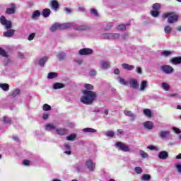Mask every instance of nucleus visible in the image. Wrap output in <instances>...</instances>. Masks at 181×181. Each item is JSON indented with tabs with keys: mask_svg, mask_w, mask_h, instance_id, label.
Instances as JSON below:
<instances>
[{
	"mask_svg": "<svg viewBox=\"0 0 181 181\" xmlns=\"http://www.w3.org/2000/svg\"><path fill=\"white\" fill-rule=\"evenodd\" d=\"M83 95L81 98V102L86 105H91L97 100V93L92 90H83Z\"/></svg>",
	"mask_w": 181,
	"mask_h": 181,
	"instance_id": "nucleus-1",
	"label": "nucleus"
},
{
	"mask_svg": "<svg viewBox=\"0 0 181 181\" xmlns=\"http://www.w3.org/2000/svg\"><path fill=\"white\" fill-rule=\"evenodd\" d=\"M163 19H168V23H176L179 21V15L176 12L170 11L162 15Z\"/></svg>",
	"mask_w": 181,
	"mask_h": 181,
	"instance_id": "nucleus-2",
	"label": "nucleus"
},
{
	"mask_svg": "<svg viewBox=\"0 0 181 181\" xmlns=\"http://www.w3.org/2000/svg\"><path fill=\"white\" fill-rule=\"evenodd\" d=\"M0 23L5 26L6 29H11L12 28V22L11 21H8L4 16H0Z\"/></svg>",
	"mask_w": 181,
	"mask_h": 181,
	"instance_id": "nucleus-3",
	"label": "nucleus"
},
{
	"mask_svg": "<svg viewBox=\"0 0 181 181\" xmlns=\"http://www.w3.org/2000/svg\"><path fill=\"white\" fill-rule=\"evenodd\" d=\"M116 148H118L119 151H122V152L131 151V148H129V146L125 145L122 142H117Z\"/></svg>",
	"mask_w": 181,
	"mask_h": 181,
	"instance_id": "nucleus-4",
	"label": "nucleus"
},
{
	"mask_svg": "<svg viewBox=\"0 0 181 181\" xmlns=\"http://www.w3.org/2000/svg\"><path fill=\"white\" fill-rule=\"evenodd\" d=\"M160 70L165 74H172L175 71L173 66L170 65H163L160 66Z\"/></svg>",
	"mask_w": 181,
	"mask_h": 181,
	"instance_id": "nucleus-5",
	"label": "nucleus"
},
{
	"mask_svg": "<svg viewBox=\"0 0 181 181\" xmlns=\"http://www.w3.org/2000/svg\"><path fill=\"white\" fill-rule=\"evenodd\" d=\"M93 53L94 51L91 48H83L78 51V54H80V56H88L90 54H93Z\"/></svg>",
	"mask_w": 181,
	"mask_h": 181,
	"instance_id": "nucleus-6",
	"label": "nucleus"
},
{
	"mask_svg": "<svg viewBox=\"0 0 181 181\" xmlns=\"http://www.w3.org/2000/svg\"><path fill=\"white\" fill-rule=\"evenodd\" d=\"M11 8H7L6 10V13L7 15H13L16 12V5L15 4H11Z\"/></svg>",
	"mask_w": 181,
	"mask_h": 181,
	"instance_id": "nucleus-7",
	"label": "nucleus"
},
{
	"mask_svg": "<svg viewBox=\"0 0 181 181\" xmlns=\"http://www.w3.org/2000/svg\"><path fill=\"white\" fill-rule=\"evenodd\" d=\"M86 166L90 172H94V170L95 169V163L93 162V160H86Z\"/></svg>",
	"mask_w": 181,
	"mask_h": 181,
	"instance_id": "nucleus-8",
	"label": "nucleus"
},
{
	"mask_svg": "<svg viewBox=\"0 0 181 181\" xmlns=\"http://www.w3.org/2000/svg\"><path fill=\"white\" fill-rule=\"evenodd\" d=\"M73 25H76L75 23H66L63 24H59V30H64L66 29H70L73 26Z\"/></svg>",
	"mask_w": 181,
	"mask_h": 181,
	"instance_id": "nucleus-9",
	"label": "nucleus"
},
{
	"mask_svg": "<svg viewBox=\"0 0 181 181\" xmlns=\"http://www.w3.org/2000/svg\"><path fill=\"white\" fill-rule=\"evenodd\" d=\"M51 8L52 9L55 11V12H57L59 8H60V4H59V1H57V0H51Z\"/></svg>",
	"mask_w": 181,
	"mask_h": 181,
	"instance_id": "nucleus-10",
	"label": "nucleus"
},
{
	"mask_svg": "<svg viewBox=\"0 0 181 181\" xmlns=\"http://www.w3.org/2000/svg\"><path fill=\"white\" fill-rule=\"evenodd\" d=\"M158 158L159 159H163V160L168 159V158H169V153L166 151H160L158 153Z\"/></svg>",
	"mask_w": 181,
	"mask_h": 181,
	"instance_id": "nucleus-11",
	"label": "nucleus"
},
{
	"mask_svg": "<svg viewBox=\"0 0 181 181\" xmlns=\"http://www.w3.org/2000/svg\"><path fill=\"white\" fill-rule=\"evenodd\" d=\"M56 132L58 135H67L69 134V131L65 128L56 129Z\"/></svg>",
	"mask_w": 181,
	"mask_h": 181,
	"instance_id": "nucleus-12",
	"label": "nucleus"
},
{
	"mask_svg": "<svg viewBox=\"0 0 181 181\" xmlns=\"http://www.w3.org/2000/svg\"><path fill=\"white\" fill-rule=\"evenodd\" d=\"M171 64H181V57H174L170 59Z\"/></svg>",
	"mask_w": 181,
	"mask_h": 181,
	"instance_id": "nucleus-13",
	"label": "nucleus"
},
{
	"mask_svg": "<svg viewBox=\"0 0 181 181\" xmlns=\"http://www.w3.org/2000/svg\"><path fill=\"white\" fill-rule=\"evenodd\" d=\"M3 35L5 37H12V36L15 35V30H8L7 31L4 32Z\"/></svg>",
	"mask_w": 181,
	"mask_h": 181,
	"instance_id": "nucleus-14",
	"label": "nucleus"
},
{
	"mask_svg": "<svg viewBox=\"0 0 181 181\" xmlns=\"http://www.w3.org/2000/svg\"><path fill=\"white\" fill-rule=\"evenodd\" d=\"M47 60H49V58H47V57H42L41 59H40V60L38 62L39 66H40L41 67H44L45 64H46V62H47Z\"/></svg>",
	"mask_w": 181,
	"mask_h": 181,
	"instance_id": "nucleus-15",
	"label": "nucleus"
},
{
	"mask_svg": "<svg viewBox=\"0 0 181 181\" xmlns=\"http://www.w3.org/2000/svg\"><path fill=\"white\" fill-rule=\"evenodd\" d=\"M144 127L146 128V129H153V123L151 121H146L144 122Z\"/></svg>",
	"mask_w": 181,
	"mask_h": 181,
	"instance_id": "nucleus-16",
	"label": "nucleus"
},
{
	"mask_svg": "<svg viewBox=\"0 0 181 181\" xmlns=\"http://www.w3.org/2000/svg\"><path fill=\"white\" fill-rule=\"evenodd\" d=\"M122 66L124 70H129V71H131V70H134V69H135V66L129 65L128 64H122Z\"/></svg>",
	"mask_w": 181,
	"mask_h": 181,
	"instance_id": "nucleus-17",
	"label": "nucleus"
},
{
	"mask_svg": "<svg viewBox=\"0 0 181 181\" xmlns=\"http://www.w3.org/2000/svg\"><path fill=\"white\" fill-rule=\"evenodd\" d=\"M74 30H88L90 29V27L88 25H81V26H76L74 28Z\"/></svg>",
	"mask_w": 181,
	"mask_h": 181,
	"instance_id": "nucleus-18",
	"label": "nucleus"
},
{
	"mask_svg": "<svg viewBox=\"0 0 181 181\" xmlns=\"http://www.w3.org/2000/svg\"><path fill=\"white\" fill-rule=\"evenodd\" d=\"M138 81H136V79L132 80V81L130 82V87L134 90H136V88H138Z\"/></svg>",
	"mask_w": 181,
	"mask_h": 181,
	"instance_id": "nucleus-19",
	"label": "nucleus"
},
{
	"mask_svg": "<svg viewBox=\"0 0 181 181\" xmlns=\"http://www.w3.org/2000/svg\"><path fill=\"white\" fill-rule=\"evenodd\" d=\"M54 90H59L60 88H64V84L62 83H55L53 85Z\"/></svg>",
	"mask_w": 181,
	"mask_h": 181,
	"instance_id": "nucleus-20",
	"label": "nucleus"
},
{
	"mask_svg": "<svg viewBox=\"0 0 181 181\" xmlns=\"http://www.w3.org/2000/svg\"><path fill=\"white\" fill-rule=\"evenodd\" d=\"M100 66L104 70H107L110 67V63L107 61H101Z\"/></svg>",
	"mask_w": 181,
	"mask_h": 181,
	"instance_id": "nucleus-21",
	"label": "nucleus"
},
{
	"mask_svg": "<svg viewBox=\"0 0 181 181\" xmlns=\"http://www.w3.org/2000/svg\"><path fill=\"white\" fill-rule=\"evenodd\" d=\"M21 94V90L19 89H15L11 93H10V96L11 98H15L16 95H19Z\"/></svg>",
	"mask_w": 181,
	"mask_h": 181,
	"instance_id": "nucleus-22",
	"label": "nucleus"
},
{
	"mask_svg": "<svg viewBox=\"0 0 181 181\" xmlns=\"http://www.w3.org/2000/svg\"><path fill=\"white\" fill-rule=\"evenodd\" d=\"M42 15L44 18H49L50 16V9L45 8L42 11Z\"/></svg>",
	"mask_w": 181,
	"mask_h": 181,
	"instance_id": "nucleus-23",
	"label": "nucleus"
},
{
	"mask_svg": "<svg viewBox=\"0 0 181 181\" xmlns=\"http://www.w3.org/2000/svg\"><path fill=\"white\" fill-rule=\"evenodd\" d=\"M143 112L148 118H151V117H152V111L150 109H144Z\"/></svg>",
	"mask_w": 181,
	"mask_h": 181,
	"instance_id": "nucleus-24",
	"label": "nucleus"
},
{
	"mask_svg": "<svg viewBox=\"0 0 181 181\" xmlns=\"http://www.w3.org/2000/svg\"><path fill=\"white\" fill-rule=\"evenodd\" d=\"M147 86H148V81H142L140 83V90L141 91H144V90L146 88Z\"/></svg>",
	"mask_w": 181,
	"mask_h": 181,
	"instance_id": "nucleus-25",
	"label": "nucleus"
},
{
	"mask_svg": "<svg viewBox=\"0 0 181 181\" xmlns=\"http://www.w3.org/2000/svg\"><path fill=\"white\" fill-rule=\"evenodd\" d=\"M0 88L4 91H8L9 90V84L8 83H0Z\"/></svg>",
	"mask_w": 181,
	"mask_h": 181,
	"instance_id": "nucleus-26",
	"label": "nucleus"
},
{
	"mask_svg": "<svg viewBox=\"0 0 181 181\" xmlns=\"http://www.w3.org/2000/svg\"><path fill=\"white\" fill-rule=\"evenodd\" d=\"M0 56H1V57L6 58L9 57V55H8V52H6V51H5V49H4L2 47H0Z\"/></svg>",
	"mask_w": 181,
	"mask_h": 181,
	"instance_id": "nucleus-27",
	"label": "nucleus"
},
{
	"mask_svg": "<svg viewBox=\"0 0 181 181\" xmlns=\"http://www.w3.org/2000/svg\"><path fill=\"white\" fill-rule=\"evenodd\" d=\"M65 57H66V53L64 52H60L57 56V59H58V60L59 61L64 60Z\"/></svg>",
	"mask_w": 181,
	"mask_h": 181,
	"instance_id": "nucleus-28",
	"label": "nucleus"
},
{
	"mask_svg": "<svg viewBox=\"0 0 181 181\" xmlns=\"http://www.w3.org/2000/svg\"><path fill=\"white\" fill-rule=\"evenodd\" d=\"M58 29H60L59 23H54L51 28V32H56Z\"/></svg>",
	"mask_w": 181,
	"mask_h": 181,
	"instance_id": "nucleus-29",
	"label": "nucleus"
},
{
	"mask_svg": "<svg viewBox=\"0 0 181 181\" xmlns=\"http://www.w3.org/2000/svg\"><path fill=\"white\" fill-rule=\"evenodd\" d=\"M124 114L127 117H130V118H135V115H134V113H132V111H129V110H124Z\"/></svg>",
	"mask_w": 181,
	"mask_h": 181,
	"instance_id": "nucleus-30",
	"label": "nucleus"
},
{
	"mask_svg": "<svg viewBox=\"0 0 181 181\" xmlns=\"http://www.w3.org/2000/svg\"><path fill=\"white\" fill-rule=\"evenodd\" d=\"M171 51L163 50L161 52V56H164V57H169V56H171Z\"/></svg>",
	"mask_w": 181,
	"mask_h": 181,
	"instance_id": "nucleus-31",
	"label": "nucleus"
},
{
	"mask_svg": "<svg viewBox=\"0 0 181 181\" xmlns=\"http://www.w3.org/2000/svg\"><path fill=\"white\" fill-rule=\"evenodd\" d=\"M152 8H153V11H159L160 10V8H161L160 4L156 3L153 5Z\"/></svg>",
	"mask_w": 181,
	"mask_h": 181,
	"instance_id": "nucleus-32",
	"label": "nucleus"
},
{
	"mask_svg": "<svg viewBox=\"0 0 181 181\" xmlns=\"http://www.w3.org/2000/svg\"><path fill=\"white\" fill-rule=\"evenodd\" d=\"M56 77H57V73L56 72H49L47 76V78L49 79L56 78Z\"/></svg>",
	"mask_w": 181,
	"mask_h": 181,
	"instance_id": "nucleus-33",
	"label": "nucleus"
},
{
	"mask_svg": "<svg viewBox=\"0 0 181 181\" xmlns=\"http://www.w3.org/2000/svg\"><path fill=\"white\" fill-rule=\"evenodd\" d=\"M83 132H90L92 134H94L95 132H97V130H95V129L93 128H85L83 129Z\"/></svg>",
	"mask_w": 181,
	"mask_h": 181,
	"instance_id": "nucleus-34",
	"label": "nucleus"
},
{
	"mask_svg": "<svg viewBox=\"0 0 181 181\" xmlns=\"http://www.w3.org/2000/svg\"><path fill=\"white\" fill-rule=\"evenodd\" d=\"M142 181L151 180V175L145 174L141 177Z\"/></svg>",
	"mask_w": 181,
	"mask_h": 181,
	"instance_id": "nucleus-35",
	"label": "nucleus"
},
{
	"mask_svg": "<svg viewBox=\"0 0 181 181\" xmlns=\"http://www.w3.org/2000/svg\"><path fill=\"white\" fill-rule=\"evenodd\" d=\"M164 31H165V33H172V27L170 25H166L165 28H164Z\"/></svg>",
	"mask_w": 181,
	"mask_h": 181,
	"instance_id": "nucleus-36",
	"label": "nucleus"
},
{
	"mask_svg": "<svg viewBox=\"0 0 181 181\" xmlns=\"http://www.w3.org/2000/svg\"><path fill=\"white\" fill-rule=\"evenodd\" d=\"M42 110H43V111H50L52 110V106L45 103L42 106Z\"/></svg>",
	"mask_w": 181,
	"mask_h": 181,
	"instance_id": "nucleus-37",
	"label": "nucleus"
},
{
	"mask_svg": "<svg viewBox=\"0 0 181 181\" xmlns=\"http://www.w3.org/2000/svg\"><path fill=\"white\" fill-rule=\"evenodd\" d=\"M84 87L87 90V91H91V90H94V86L89 83L85 84Z\"/></svg>",
	"mask_w": 181,
	"mask_h": 181,
	"instance_id": "nucleus-38",
	"label": "nucleus"
},
{
	"mask_svg": "<svg viewBox=\"0 0 181 181\" xmlns=\"http://www.w3.org/2000/svg\"><path fill=\"white\" fill-rule=\"evenodd\" d=\"M150 13L153 18H158V16H159V11L157 10L151 11Z\"/></svg>",
	"mask_w": 181,
	"mask_h": 181,
	"instance_id": "nucleus-39",
	"label": "nucleus"
},
{
	"mask_svg": "<svg viewBox=\"0 0 181 181\" xmlns=\"http://www.w3.org/2000/svg\"><path fill=\"white\" fill-rule=\"evenodd\" d=\"M117 30H127V26L124 24H119L117 27Z\"/></svg>",
	"mask_w": 181,
	"mask_h": 181,
	"instance_id": "nucleus-40",
	"label": "nucleus"
},
{
	"mask_svg": "<svg viewBox=\"0 0 181 181\" xmlns=\"http://www.w3.org/2000/svg\"><path fill=\"white\" fill-rule=\"evenodd\" d=\"M161 87L165 90V91H169V89L170 88V87L169 86V84L166 83H163L161 84Z\"/></svg>",
	"mask_w": 181,
	"mask_h": 181,
	"instance_id": "nucleus-41",
	"label": "nucleus"
},
{
	"mask_svg": "<svg viewBox=\"0 0 181 181\" xmlns=\"http://www.w3.org/2000/svg\"><path fill=\"white\" fill-rule=\"evenodd\" d=\"M170 132H161L160 133V138H162V139L166 138V136H168V135H169Z\"/></svg>",
	"mask_w": 181,
	"mask_h": 181,
	"instance_id": "nucleus-42",
	"label": "nucleus"
},
{
	"mask_svg": "<svg viewBox=\"0 0 181 181\" xmlns=\"http://www.w3.org/2000/svg\"><path fill=\"white\" fill-rule=\"evenodd\" d=\"M3 121L5 124H12V120H11V118L6 117V116L3 117Z\"/></svg>",
	"mask_w": 181,
	"mask_h": 181,
	"instance_id": "nucleus-43",
	"label": "nucleus"
},
{
	"mask_svg": "<svg viewBox=\"0 0 181 181\" xmlns=\"http://www.w3.org/2000/svg\"><path fill=\"white\" fill-rule=\"evenodd\" d=\"M47 129H56V126L54 124L48 123L46 124Z\"/></svg>",
	"mask_w": 181,
	"mask_h": 181,
	"instance_id": "nucleus-44",
	"label": "nucleus"
},
{
	"mask_svg": "<svg viewBox=\"0 0 181 181\" xmlns=\"http://www.w3.org/2000/svg\"><path fill=\"white\" fill-rule=\"evenodd\" d=\"M119 33H110V39H119Z\"/></svg>",
	"mask_w": 181,
	"mask_h": 181,
	"instance_id": "nucleus-45",
	"label": "nucleus"
},
{
	"mask_svg": "<svg viewBox=\"0 0 181 181\" xmlns=\"http://www.w3.org/2000/svg\"><path fill=\"white\" fill-rule=\"evenodd\" d=\"M106 136H109L110 138H112L114 135H115V133L112 131H107L105 132Z\"/></svg>",
	"mask_w": 181,
	"mask_h": 181,
	"instance_id": "nucleus-46",
	"label": "nucleus"
},
{
	"mask_svg": "<svg viewBox=\"0 0 181 181\" xmlns=\"http://www.w3.org/2000/svg\"><path fill=\"white\" fill-rule=\"evenodd\" d=\"M90 13H92V15H94L95 16H96V18H98V16H99L98 11H97V9H95V8H91Z\"/></svg>",
	"mask_w": 181,
	"mask_h": 181,
	"instance_id": "nucleus-47",
	"label": "nucleus"
},
{
	"mask_svg": "<svg viewBox=\"0 0 181 181\" xmlns=\"http://www.w3.org/2000/svg\"><path fill=\"white\" fill-rule=\"evenodd\" d=\"M113 26H114V23L110 22V23H107V25L105 28V30H110L111 29V28H112Z\"/></svg>",
	"mask_w": 181,
	"mask_h": 181,
	"instance_id": "nucleus-48",
	"label": "nucleus"
},
{
	"mask_svg": "<svg viewBox=\"0 0 181 181\" xmlns=\"http://www.w3.org/2000/svg\"><path fill=\"white\" fill-rule=\"evenodd\" d=\"M118 79L120 84H122L123 86H127V84H128V82L125 81L124 78L119 77Z\"/></svg>",
	"mask_w": 181,
	"mask_h": 181,
	"instance_id": "nucleus-49",
	"label": "nucleus"
},
{
	"mask_svg": "<svg viewBox=\"0 0 181 181\" xmlns=\"http://www.w3.org/2000/svg\"><path fill=\"white\" fill-rule=\"evenodd\" d=\"M76 134H71L66 137L67 141H74L76 139Z\"/></svg>",
	"mask_w": 181,
	"mask_h": 181,
	"instance_id": "nucleus-50",
	"label": "nucleus"
},
{
	"mask_svg": "<svg viewBox=\"0 0 181 181\" xmlns=\"http://www.w3.org/2000/svg\"><path fill=\"white\" fill-rule=\"evenodd\" d=\"M40 16V11L38 10H36L33 14V18L35 19V18H37Z\"/></svg>",
	"mask_w": 181,
	"mask_h": 181,
	"instance_id": "nucleus-51",
	"label": "nucleus"
},
{
	"mask_svg": "<svg viewBox=\"0 0 181 181\" xmlns=\"http://www.w3.org/2000/svg\"><path fill=\"white\" fill-rule=\"evenodd\" d=\"M134 170L137 175H141V173H142V168L141 167H136Z\"/></svg>",
	"mask_w": 181,
	"mask_h": 181,
	"instance_id": "nucleus-52",
	"label": "nucleus"
},
{
	"mask_svg": "<svg viewBox=\"0 0 181 181\" xmlns=\"http://www.w3.org/2000/svg\"><path fill=\"white\" fill-rule=\"evenodd\" d=\"M139 153L141 158H148V154L143 150H140Z\"/></svg>",
	"mask_w": 181,
	"mask_h": 181,
	"instance_id": "nucleus-53",
	"label": "nucleus"
},
{
	"mask_svg": "<svg viewBox=\"0 0 181 181\" xmlns=\"http://www.w3.org/2000/svg\"><path fill=\"white\" fill-rule=\"evenodd\" d=\"M111 33H105L102 35L103 39H111Z\"/></svg>",
	"mask_w": 181,
	"mask_h": 181,
	"instance_id": "nucleus-54",
	"label": "nucleus"
},
{
	"mask_svg": "<svg viewBox=\"0 0 181 181\" xmlns=\"http://www.w3.org/2000/svg\"><path fill=\"white\" fill-rule=\"evenodd\" d=\"M23 165H24V166H29L30 165V160H24L23 161Z\"/></svg>",
	"mask_w": 181,
	"mask_h": 181,
	"instance_id": "nucleus-55",
	"label": "nucleus"
},
{
	"mask_svg": "<svg viewBox=\"0 0 181 181\" xmlns=\"http://www.w3.org/2000/svg\"><path fill=\"white\" fill-rule=\"evenodd\" d=\"M89 76H97V71L94 69H91L89 71Z\"/></svg>",
	"mask_w": 181,
	"mask_h": 181,
	"instance_id": "nucleus-56",
	"label": "nucleus"
},
{
	"mask_svg": "<svg viewBox=\"0 0 181 181\" xmlns=\"http://www.w3.org/2000/svg\"><path fill=\"white\" fill-rule=\"evenodd\" d=\"M35 33H31L29 36H28V40H33V39H35Z\"/></svg>",
	"mask_w": 181,
	"mask_h": 181,
	"instance_id": "nucleus-57",
	"label": "nucleus"
},
{
	"mask_svg": "<svg viewBox=\"0 0 181 181\" xmlns=\"http://www.w3.org/2000/svg\"><path fill=\"white\" fill-rule=\"evenodd\" d=\"M173 131L176 134H180V129H179V128L177 127H173Z\"/></svg>",
	"mask_w": 181,
	"mask_h": 181,
	"instance_id": "nucleus-58",
	"label": "nucleus"
},
{
	"mask_svg": "<svg viewBox=\"0 0 181 181\" xmlns=\"http://www.w3.org/2000/svg\"><path fill=\"white\" fill-rule=\"evenodd\" d=\"M64 11L65 12H66V13H71V12H72L71 8H64Z\"/></svg>",
	"mask_w": 181,
	"mask_h": 181,
	"instance_id": "nucleus-59",
	"label": "nucleus"
},
{
	"mask_svg": "<svg viewBox=\"0 0 181 181\" xmlns=\"http://www.w3.org/2000/svg\"><path fill=\"white\" fill-rule=\"evenodd\" d=\"M136 70L139 74H142V69L141 67H136Z\"/></svg>",
	"mask_w": 181,
	"mask_h": 181,
	"instance_id": "nucleus-60",
	"label": "nucleus"
},
{
	"mask_svg": "<svg viewBox=\"0 0 181 181\" xmlns=\"http://www.w3.org/2000/svg\"><path fill=\"white\" fill-rule=\"evenodd\" d=\"M176 168H177L179 173H181V165L180 164H177Z\"/></svg>",
	"mask_w": 181,
	"mask_h": 181,
	"instance_id": "nucleus-61",
	"label": "nucleus"
},
{
	"mask_svg": "<svg viewBox=\"0 0 181 181\" xmlns=\"http://www.w3.org/2000/svg\"><path fill=\"white\" fill-rule=\"evenodd\" d=\"M117 135H122V134H124V132L122 131V129H117Z\"/></svg>",
	"mask_w": 181,
	"mask_h": 181,
	"instance_id": "nucleus-62",
	"label": "nucleus"
},
{
	"mask_svg": "<svg viewBox=\"0 0 181 181\" xmlns=\"http://www.w3.org/2000/svg\"><path fill=\"white\" fill-rule=\"evenodd\" d=\"M18 57H20V59H23V57H25V54H23V53L22 52H18Z\"/></svg>",
	"mask_w": 181,
	"mask_h": 181,
	"instance_id": "nucleus-63",
	"label": "nucleus"
},
{
	"mask_svg": "<svg viewBox=\"0 0 181 181\" xmlns=\"http://www.w3.org/2000/svg\"><path fill=\"white\" fill-rule=\"evenodd\" d=\"M43 119H47L49 118V115L44 114L42 116Z\"/></svg>",
	"mask_w": 181,
	"mask_h": 181,
	"instance_id": "nucleus-64",
	"label": "nucleus"
}]
</instances>
